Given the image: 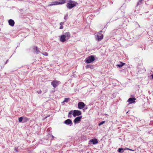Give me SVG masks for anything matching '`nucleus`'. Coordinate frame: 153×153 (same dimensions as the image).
I'll use <instances>...</instances> for the list:
<instances>
[{
	"label": "nucleus",
	"instance_id": "1a4fd4ad",
	"mask_svg": "<svg viewBox=\"0 0 153 153\" xmlns=\"http://www.w3.org/2000/svg\"><path fill=\"white\" fill-rule=\"evenodd\" d=\"M64 123L71 126L72 124V121L70 119H68L64 121Z\"/></svg>",
	"mask_w": 153,
	"mask_h": 153
},
{
	"label": "nucleus",
	"instance_id": "9b49d317",
	"mask_svg": "<svg viewBox=\"0 0 153 153\" xmlns=\"http://www.w3.org/2000/svg\"><path fill=\"white\" fill-rule=\"evenodd\" d=\"M62 35L64 36L65 38H66V39L67 40H68L70 37V34L69 32H67L63 33Z\"/></svg>",
	"mask_w": 153,
	"mask_h": 153
},
{
	"label": "nucleus",
	"instance_id": "72a5a7b5",
	"mask_svg": "<svg viewBox=\"0 0 153 153\" xmlns=\"http://www.w3.org/2000/svg\"><path fill=\"white\" fill-rule=\"evenodd\" d=\"M142 67V68H143V69H144V67Z\"/></svg>",
	"mask_w": 153,
	"mask_h": 153
},
{
	"label": "nucleus",
	"instance_id": "f257e3e1",
	"mask_svg": "<svg viewBox=\"0 0 153 153\" xmlns=\"http://www.w3.org/2000/svg\"><path fill=\"white\" fill-rule=\"evenodd\" d=\"M77 4L76 2L72 0H70L68 3L67 4L66 6L69 9H71L75 6Z\"/></svg>",
	"mask_w": 153,
	"mask_h": 153
},
{
	"label": "nucleus",
	"instance_id": "0eeeda50",
	"mask_svg": "<svg viewBox=\"0 0 153 153\" xmlns=\"http://www.w3.org/2000/svg\"><path fill=\"white\" fill-rule=\"evenodd\" d=\"M136 99L134 97H131L128 99L127 102L129 103V104H132L135 102V100Z\"/></svg>",
	"mask_w": 153,
	"mask_h": 153
},
{
	"label": "nucleus",
	"instance_id": "4be33fe9",
	"mask_svg": "<svg viewBox=\"0 0 153 153\" xmlns=\"http://www.w3.org/2000/svg\"><path fill=\"white\" fill-rule=\"evenodd\" d=\"M64 24V22H61L60 23V25H61V26H60V27H59V28L60 29H62L63 27V26H62V25Z\"/></svg>",
	"mask_w": 153,
	"mask_h": 153
},
{
	"label": "nucleus",
	"instance_id": "b1692460",
	"mask_svg": "<svg viewBox=\"0 0 153 153\" xmlns=\"http://www.w3.org/2000/svg\"><path fill=\"white\" fill-rule=\"evenodd\" d=\"M35 48L37 53L38 54V53L39 52V49L37 47H36Z\"/></svg>",
	"mask_w": 153,
	"mask_h": 153
},
{
	"label": "nucleus",
	"instance_id": "f3484780",
	"mask_svg": "<svg viewBox=\"0 0 153 153\" xmlns=\"http://www.w3.org/2000/svg\"><path fill=\"white\" fill-rule=\"evenodd\" d=\"M125 64V63L123 62H120V64L117 65V67H118L120 68H121L123 65H124Z\"/></svg>",
	"mask_w": 153,
	"mask_h": 153
},
{
	"label": "nucleus",
	"instance_id": "c756f323",
	"mask_svg": "<svg viewBox=\"0 0 153 153\" xmlns=\"http://www.w3.org/2000/svg\"><path fill=\"white\" fill-rule=\"evenodd\" d=\"M64 19H65V20H66L67 18H66V16H65L64 17Z\"/></svg>",
	"mask_w": 153,
	"mask_h": 153
},
{
	"label": "nucleus",
	"instance_id": "a878e982",
	"mask_svg": "<svg viewBox=\"0 0 153 153\" xmlns=\"http://www.w3.org/2000/svg\"><path fill=\"white\" fill-rule=\"evenodd\" d=\"M73 113V111H70L69 113L68 114L71 115Z\"/></svg>",
	"mask_w": 153,
	"mask_h": 153
},
{
	"label": "nucleus",
	"instance_id": "ddd939ff",
	"mask_svg": "<svg viewBox=\"0 0 153 153\" xmlns=\"http://www.w3.org/2000/svg\"><path fill=\"white\" fill-rule=\"evenodd\" d=\"M9 24L11 26H13L14 25L15 22L12 19H10L8 21Z\"/></svg>",
	"mask_w": 153,
	"mask_h": 153
},
{
	"label": "nucleus",
	"instance_id": "2f4dec72",
	"mask_svg": "<svg viewBox=\"0 0 153 153\" xmlns=\"http://www.w3.org/2000/svg\"><path fill=\"white\" fill-rule=\"evenodd\" d=\"M8 61V60H7V61H6V63H7V62Z\"/></svg>",
	"mask_w": 153,
	"mask_h": 153
},
{
	"label": "nucleus",
	"instance_id": "7ed1b4c3",
	"mask_svg": "<svg viewBox=\"0 0 153 153\" xmlns=\"http://www.w3.org/2000/svg\"><path fill=\"white\" fill-rule=\"evenodd\" d=\"M103 34L101 33H98L97 34L95 35V39L98 41H100L103 38Z\"/></svg>",
	"mask_w": 153,
	"mask_h": 153
},
{
	"label": "nucleus",
	"instance_id": "7c9ffc66",
	"mask_svg": "<svg viewBox=\"0 0 153 153\" xmlns=\"http://www.w3.org/2000/svg\"><path fill=\"white\" fill-rule=\"evenodd\" d=\"M151 76L152 77V79H153V74H152L151 75Z\"/></svg>",
	"mask_w": 153,
	"mask_h": 153
},
{
	"label": "nucleus",
	"instance_id": "39448f33",
	"mask_svg": "<svg viewBox=\"0 0 153 153\" xmlns=\"http://www.w3.org/2000/svg\"><path fill=\"white\" fill-rule=\"evenodd\" d=\"M82 114L81 112L79 110H74L73 111V115L74 117L76 116H79Z\"/></svg>",
	"mask_w": 153,
	"mask_h": 153
},
{
	"label": "nucleus",
	"instance_id": "9d476101",
	"mask_svg": "<svg viewBox=\"0 0 153 153\" xmlns=\"http://www.w3.org/2000/svg\"><path fill=\"white\" fill-rule=\"evenodd\" d=\"M78 105L79 109H81L85 107V105L83 102H79L78 103Z\"/></svg>",
	"mask_w": 153,
	"mask_h": 153
},
{
	"label": "nucleus",
	"instance_id": "4468645a",
	"mask_svg": "<svg viewBox=\"0 0 153 153\" xmlns=\"http://www.w3.org/2000/svg\"><path fill=\"white\" fill-rule=\"evenodd\" d=\"M60 40L62 42H64L66 40H67V39L65 38L64 36L62 35L61 36L60 38Z\"/></svg>",
	"mask_w": 153,
	"mask_h": 153
},
{
	"label": "nucleus",
	"instance_id": "5701e85b",
	"mask_svg": "<svg viewBox=\"0 0 153 153\" xmlns=\"http://www.w3.org/2000/svg\"><path fill=\"white\" fill-rule=\"evenodd\" d=\"M105 121H102L99 123L98 125L99 126H100L102 124H103L104 123H105Z\"/></svg>",
	"mask_w": 153,
	"mask_h": 153
},
{
	"label": "nucleus",
	"instance_id": "aec40b11",
	"mask_svg": "<svg viewBox=\"0 0 153 153\" xmlns=\"http://www.w3.org/2000/svg\"><path fill=\"white\" fill-rule=\"evenodd\" d=\"M70 100V98H65L64 100L63 101V102H68V101Z\"/></svg>",
	"mask_w": 153,
	"mask_h": 153
},
{
	"label": "nucleus",
	"instance_id": "bb28decb",
	"mask_svg": "<svg viewBox=\"0 0 153 153\" xmlns=\"http://www.w3.org/2000/svg\"><path fill=\"white\" fill-rule=\"evenodd\" d=\"M50 135L52 137V139H51L52 140L54 138V137L51 134H50Z\"/></svg>",
	"mask_w": 153,
	"mask_h": 153
},
{
	"label": "nucleus",
	"instance_id": "2eb2a0df",
	"mask_svg": "<svg viewBox=\"0 0 153 153\" xmlns=\"http://www.w3.org/2000/svg\"><path fill=\"white\" fill-rule=\"evenodd\" d=\"M90 142H92L94 145L98 143V141L96 139H92L90 140Z\"/></svg>",
	"mask_w": 153,
	"mask_h": 153
},
{
	"label": "nucleus",
	"instance_id": "c9c22d12",
	"mask_svg": "<svg viewBox=\"0 0 153 153\" xmlns=\"http://www.w3.org/2000/svg\"><path fill=\"white\" fill-rule=\"evenodd\" d=\"M143 71H145V70H143Z\"/></svg>",
	"mask_w": 153,
	"mask_h": 153
},
{
	"label": "nucleus",
	"instance_id": "473e14b6",
	"mask_svg": "<svg viewBox=\"0 0 153 153\" xmlns=\"http://www.w3.org/2000/svg\"><path fill=\"white\" fill-rule=\"evenodd\" d=\"M102 32V30H101L100 31V32L99 33H100L101 32Z\"/></svg>",
	"mask_w": 153,
	"mask_h": 153
},
{
	"label": "nucleus",
	"instance_id": "a211bd4d",
	"mask_svg": "<svg viewBox=\"0 0 153 153\" xmlns=\"http://www.w3.org/2000/svg\"><path fill=\"white\" fill-rule=\"evenodd\" d=\"M144 0H139L138 1L137 3V6H138V5L141 4L143 3V1Z\"/></svg>",
	"mask_w": 153,
	"mask_h": 153
},
{
	"label": "nucleus",
	"instance_id": "dca6fc26",
	"mask_svg": "<svg viewBox=\"0 0 153 153\" xmlns=\"http://www.w3.org/2000/svg\"><path fill=\"white\" fill-rule=\"evenodd\" d=\"M29 120V119L25 117H23V123H25Z\"/></svg>",
	"mask_w": 153,
	"mask_h": 153
},
{
	"label": "nucleus",
	"instance_id": "412c9836",
	"mask_svg": "<svg viewBox=\"0 0 153 153\" xmlns=\"http://www.w3.org/2000/svg\"><path fill=\"white\" fill-rule=\"evenodd\" d=\"M19 121L20 122H22V121H23V117H19Z\"/></svg>",
	"mask_w": 153,
	"mask_h": 153
},
{
	"label": "nucleus",
	"instance_id": "20e7f679",
	"mask_svg": "<svg viewBox=\"0 0 153 153\" xmlns=\"http://www.w3.org/2000/svg\"><path fill=\"white\" fill-rule=\"evenodd\" d=\"M94 59L95 58L92 55H91L87 58L85 59V60L87 63H91L93 61Z\"/></svg>",
	"mask_w": 153,
	"mask_h": 153
},
{
	"label": "nucleus",
	"instance_id": "6ab92c4d",
	"mask_svg": "<svg viewBox=\"0 0 153 153\" xmlns=\"http://www.w3.org/2000/svg\"><path fill=\"white\" fill-rule=\"evenodd\" d=\"M85 67L86 68H92L93 67V66L91 65H86Z\"/></svg>",
	"mask_w": 153,
	"mask_h": 153
},
{
	"label": "nucleus",
	"instance_id": "6e6552de",
	"mask_svg": "<svg viewBox=\"0 0 153 153\" xmlns=\"http://www.w3.org/2000/svg\"><path fill=\"white\" fill-rule=\"evenodd\" d=\"M82 117V116H78L74 120V123L76 124L77 123H78L79 121H80Z\"/></svg>",
	"mask_w": 153,
	"mask_h": 153
},
{
	"label": "nucleus",
	"instance_id": "f03ea898",
	"mask_svg": "<svg viewBox=\"0 0 153 153\" xmlns=\"http://www.w3.org/2000/svg\"><path fill=\"white\" fill-rule=\"evenodd\" d=\"M65 3V0H61L60 1H56L53 2L52 3L49 4L48 5V6H50L53 5H57L59 4H62Z\"/></svg>",
	"mask_w": 153,
	"mask_h": 153
},
{
	"label": "nucleus",
	"instance_id": "f704fd0d",
	"mask_svg": "<svg viewBox=\"0 0 153 153\" xmlns=\"http://www.w3.org/2000/svg\"><path fill=\"white\" fill-rule=\"evenodd\" d=\"M48 130H50V128H48Z\"/></svg>",
	"mask_w": 153,
	"mask_h": 153
},
{
	"label": "nucleus",
	"instance_id": "423d86ee",
	"mask_svg": "<svg viewBox=\"0 0 153 153\" xmlns=\"http://www.w3.org/2000/svg\"><path fill=\"white\" fill-rule=\"evenodd\" d=\"M51 85L54 88H56L57 85L60 84V82L58 81L54 80L51 82Z\"/></svg>",
	"mask_w": 153,
	"mask_h": 153
},
{
	"label": "nucleus",
	"instance_id": "e433bc0d",
	"mask_svg": "<svg viewBox=\"0 0 153 153\" xmlns=\"http://www.w3.org/2000/svg\"><path fill=\"white\" fill-rule=\"evenodd\" d=\"M87 153H89V152H88Z\"/></svg>",
	"mask_w": 153,
	"mask_h": 153
},
{
	"label": "nucleus",
	"instance_id": "393cba45",
	"mask_svg": "<svg viewBox=\"0 0 153 153\" xmlns=\"http://www.w3.org/2000/svg\"><path fill=\"white\" fill-rule=\"evenodd\" d=\"M42 54L45 56H47L48 55V54L46 52H44L42 53Z\"/></svg>",
	"mask_w": 153,
	"mask_h": 153
},
{
	"label": "nucleus",
	"instance_id": "f8f14e48",
	"mask_svg": "<svg viewBox=\"0 0 153 153\" xmlns=\"http://www.w3.org/2000/svg\"><path fill=\"white\" fill-rule=\"evenodd\" d=\"M127 149L128 150H131V151H134V150L131 149H129V148H120L118 149V152L119 153H123L124 152V151L126 150V149Z\"/></svg>",
	"mask_w": 153,
	"mask_h": 153
},
{
	"label": "nucleus",
	"instance_id": "cd10ccee",
	"mask_svg": "<svg viewBox=\"0 0 153 153\" xmlns=\"http://www.w3.org/2000/svg\"><path fill=\"white\" fill-rule=\"evenodd\" d=\"M71 115L68 114V117L69 118H71Z\"/></svg>",
	"mask_w": 153,
	"mask_h": 153
},
{
	"label": "nucleus",
	"instance_id": "c85d7f7f",
	"mask_svg": "<svg viewBox=\"0 0 153 153\" xmlns=\"http://www.w3.org/2000/svg\"><path fill=\"white\" fill-rule=\"evenodd\" d=\"M41 93V91H40L39 92H38V93L39 94H40Z\"/></svg>",
	"mask_w": 153,
	"mask_h": 153
}]
</instances>
